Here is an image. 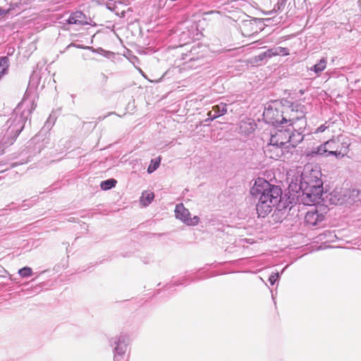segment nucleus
<instances>
[{"label":"nucleus","instance_id":"f257e3e1","mask_svg":"<svg viewBox=\"0 0 361 361\" xmlns=\"http://www.w3.org/2000/svg\"><path fill=\"white\" fill-rule=\"evenodd\" d=\"M251 195L257 200L256 209L260 216H265L272 208L281 201V190L270 185L264 179H258L250 190Z\"/></svg>","mask_w":361,"mask_h":361},{"label":"nucleus","instance_id":"f03ea898","mask_svg":"<svg viewBox=\"0 0 361 361\" xmlns=\"http://www.w3.org/2000/svg\"><path fill=\"white\" fill-rule=\"evenodd\" d=\"M307 108L301 103H293L286 112V115H281V119H276L272 121L273 125L289 123L293 126L295 132L302 133L306 126V120L305 118Z\"/></svg>","mask_w":361,"mask_h":361},{"label":"nucleus","instance_id":"7ed1b4c3","mask_svg":"<svg viewBox=\"0 0 361 361\" xmlns=\"http://www.w3.org/2000/svg\"><path fill=\"white\" fill-rule=\"evenodd\" d=\"M350 145V138L345 135H340L313 149L311 154H325L326 157L334 155L336 157H343L348 152Z\"/></svg>","mask_w":361,"mask_h":361},{"label":"nucleus","instance_id":"20e7f679","mask_svg":"<svg viewBox=\"0 0 361 361\" xmlns=\"http://www.w3.org/2000/svg\"><path fill=\"white\" fill-rule=\"evenodd\" d=\"M321 176V171L317 168L314 169L312 166L307 165L302 172H298V176L295 181L291 180L289 184V190H300L303 185L323 188Z\"/></svg>","mask_w":361,"mask_h":361},{"label":"nucleus","instance_id":"39448f33","mask_svg":"<svg viewBox=\"0 0 361 361\" xmlns=\"http://www.w3.org/2000/svg\"><path fill=\"white\" fill-rule=\"evenodd\" d=\"M303 140L301 132H293L290 129H279L271 134L270 141L288 149L294 148Z\"/></svg>","mask_w":361,"mask_h":361},{"label":"nucleus","instance_id":"423d86ee","mask_svg":"<svg viewBox=\"0 0 361 361\" xmlns=\"http://www.w3.org/2000/svg\"><path fill=\"white\" fill-rule=\"evenodd\" d=\"M297 193V200L305 205H313L319 202L323 194V188L314 186H302L297 190H291Z\"/></svg>","mask_w":361,"mask_h":361},{"label":"nucleus","instance_id":"0eeeda50","mask_svg":"<svg viewBox=\"0 0 361 361\" xmlns=\"http://www.w3.org/2000/svg\"><path fill=\"white\" fill-rule=\"evenodd\" d=\"M329 201L336 205L352 204L351 189L336 188L329 194Z\"/></svg>","mask_w":361,"mask_h":361},{"label":"nucleus","instance_id":"6e6552de","mask_svg":"<svg viewBox=\"0 0 361 361\" xmlns=\"http://www.w3.org/2000/svg\"><path fill=\"white\" fill-rule=\"evenodd\" d=\"M290 149L287 147H283L277 143L269 141L264 149V153L267 157L273 159H279L282 158L288 153Z\"/></svg>","mask_w":361,"mask_h":361},{"label":"nucleus","instance_id":"1a4fd4ad","mask_svg":"<svg viewBox=\"0 0 361 361\" xmlns=\"http://www.w3.org/2000/svg\"><path fill=\"white\" fill-rule=\"evenodd\" d=\"M324 219L322 214H319L317 210L312 209L306 213L305 221L309 226H316L317 224L321 223Z\"/></svg>","mask_w":361,"mask_h":361},{"label":"nucleus","instance_id":"9d476101","mask_svg":"<svg viewBox=\"0 0 361 361\" xmlns=\"http://www.w3.org/2000/svg\"><path fill=\"white\" fill-rule=\"evenodd\" d=\"M67 22L68 24L80 25L88 24L87 18L80 11H76L71 13L67 19Z\"/></svg>","mask_w":361,"mask_h":361},{"label":"nucleus","instance_id":"9b49d317","mask_svg":"<svg viewBox=\"0 0 361 361\" xmlns=\"http://www.w3.org/2000/svg\"><path fill=\"white\" fill-rule=\"evenodd\" d=\"M175 214L177 219H180L183 223H187L189 221L190 212L186 209L184 205L180 203L176 206Z\"/></svg>","mask_w":361,"mask_h":361},{"label":"nucleus","instance_id":"f8f14e48","mask_svg":"<svg viewBox=\"0 0 361 361\" xmlns=\"http://www.w3.org/2000/svg\"><path fill=\"white\" fill-rule=\"evenodd\" d=\"M212 111L214 112L212 118H216L220 116L224 115L227 112L226 104L221 103L219 105L214 106Z\"/></svg>","mask_w":361,"mask_h":361},{"label":"nucleus","instance_id":"ddd939ff","mask_svg":"<svg viewBox=\"0 0 361 361\" xmlns=\"http://www.w3.org/2000/svg\"><path fill=\"white\" fill-rule=\"evenodd\" d=\"M326 59L325 58H322L310 70L314 71L317 75H319L326 68Z\"/></svg>","mask_w":361,"mask_h":361},{"label":"nucleus","instance_id":"4468645a","mask_svg":"<svg viewBox=\"0 0 361 361\" xmlns=\"http://www.w3.org/2000/svg\"><path fill=\"white\" fill-rule=\"evenodd\" d=\"M154 195L152 192L145 191L140 197V203L143 206L149 205L154 200Z\"/></svg>","mask_w":361,"mask_h":361},{"label":"nucleus","instance_id":"2eb2a0df","mask_svg":"<svg viewBox=\"0 0 361 361\" xmlns=\"http://www.w3.org/2000/svg\"><path fill=\"white\" fill-rule=\"evenodd\" d=\"M9 66V61L8 57L4 56L0 58V78L7 73Z\"/></svg>","mask_w":361,"mask_h":361},{"label":"nucleus","instance_id":"dca6fc26","mask_svg":"<svg viewBox=\"0 0 361 361\" xmlns=\"http://www.w3.org/2000/svg\"><path fill=\"white\" fill-rule=\"evenodd\" d=\"M116 180L115 179L111 178L104 181H102L100 184V187L104 190H109L114 187H115L116 184Z\"/></svg>","mask_w":361,"mask_h":361},{"label":"nucleus","instance_id":"f3484780","mask_svg":"<svg viewBox=\"0 0 361 361\" xmlns=\"http://www.w3.org/2000/svg\"><path fill=\"white\" fill-rule=\"evenodd\" d=\"M160 158H158V159H152L151 161L149 166H148L147 172L149 173L154 172L159 167L160 164Z\"/></svg>","mask_w":361,"mask_h":361},{"label":"nucleus","instance_id":"a211bd4d","mask_svg":"<svg viewBox=\"0 0 361 361\" xmlns=\"http://www.w3.org/2000/svg\"><path fill=\"white\" fill-rule=\"evenodd\" d=\"M351 199L353 200V204L356 202H361V190L352 189Z\"/></svg>","mask_w":361,"mask_h":361},{"label":"nucleus","instance_id":"6ab92c4d","mask_svg":"<svg viewBox=\"0 0 361 361\" xmlns=\"http://www.w3.org/2000/svg\"><path fill=\"white\" fill-rule=\"evenodd\" d=\"M275 51H276L275 48L269 49V50L264 51V53L259 54L258 56V58L259 60L262 61L265 58H271L273 56H276L275 54Z\"/></svg>","mask_w":361,"mask_h":361},{"label":"nucleus","instance_id":"aec40b11","mask_svg":"<svg viewBox=\"0 0 361 361\" xmlns=\"http://www.w3.org/2000/svg\"><path fill=\"white\" fill-rule=\"evenodd\" d=\"M18 274L22 277H28L32 274V269L27 267H23L18 271Z\"/></svg>","mask_w":361,"mask_h":361},{"label":"nucleus","instance_id":"412c9836","mask_svg":"<svg viewBox=\"0 0 361 361\" xmlns=\"http://www.w3.org/2000/svg\"><path fill=\"white\" fill-rule=\"evenodd\" d=\"M275 49H276L275 54L276 56L277 55L286 56V55L289 54L288 50L286 48L279 47H276Z\"/></svg>","mask_w":361,"mask_h":361},{"label":"nucleus","instance_id":"4be33fe9","mask_svg":"<svg viewBox=\"0 0 361 361\" xmlns=\"http://www.w3.org/2000/svg\"><path fill=\"white\" fill-rule=\"evenodd\" d=\"M199 223H200V218L197 216H195L192 219L189 218V221L186 224H188V225H191V226H195V225L198 224Z\"/></svg>","mask_w":361,"mask_h":361},{"label":"nucleus","instance_id":"5701e85b","mask_svg":"<svg viewBox=\"0 0 361 361\" xmlns=\"http://www.w3.org/2000/svg\"><path fill=\"white\" fill-rule=\"evenodd\" d=\"M279 278V274H274L269 277V281L271 284H274Z\"/></svg>","mask_w":361,"mask_h":361},{"label":"nucleus","instance_id":"b1692460","mask_svg":"<svg viewBox=\"0 0 361 361\" xmlns=\"http://www.w3.org/2000/svg\"><path fill=\"white\" fill-rule=\"evenodd\" d=\"M328 127L325 125L320 126L315 131L316 133H322L324 132Z\"/></svg>","mask_w":361,"mask_h":361},{"label":"nucleus","instance_id":"393cba45","mask_svg":"<svg viewBox=\"0 0 361 361\" xmlns=\"http://www.w3.org/2000/svg\"><path fill=\"white\" fill-rule=\"evenodd\" d=\"M213 114H214V112L212 111H209L207 114L209 118L206 119V121H213L214 119V118H212Z\"/></svg>","mask_w":361,"mask_h":361},{"label":"nucleus","instance_id":"a878e982","mask_svg":"<svg viewBox=\"0 0 361 361\" xmlns=\"http://www.w3.org/2000/svg\"><path fill=\"white\" fill-rule=\"evenodd\" d=\"M8 13V11H6L3 8H0V16H2Z\"/></svg>","mask_w":361,"mask_h":361},{"label":"nucleus","instance_id":"bb28decb","mask_svg":"<svg viewBox=\"0 0 361 361\" xmlns=\"http://www.w3.org/2000/svg\"><path fill=\"white\" fill-rule=\"evenodd\" d=\"M271 114L274 115V111L272 109L271 111L268 110L267 112V115L268 116L269 114Z\"/></svg>","mask_w":361,"mask_h":361},{"label":"nucleus","instance_id":"cd10ccee","mask_svg":"<svg viewBox=\"0 0 361 361\" xmlns=\"http://www.w3.org/2000/svg\"><path fill=\"white\" fill-rule=\"evenodd\" d=\"M106 116H104V117H99V119H100V120H103V119H104V118H105Z\"/></svg>","mask_w":361,"mask_h":361},{"label":"nucleus","instance_id":"c85d7f7f","mask_svg":"<svg viewBox=\"0 0 361 361\" xmlns=\"http://www.w3.org/2000/svg\"><path fill=\"white\" fill-rule=\"evenodd\" d=\"M276 119H277V118H273V119H272V118H270V120H271V123H272V121H275V120H276Z\"/></svg>","mask_w":361,"mask_h":361},{"label":"nucleus","instance_id":"c756f323","mask_svg":"<svg viewBox=\"0 0 361 361\" xmlns=\"http://www.w3.org/2000/svg\"><path fill=\"white\" fill-rule=\"evenodd\" d=\"M114 113L113 112H110L107 116H109V115H111V114H114Z\"/></svg>","mask_w":361,"mask_h":361}]
</instances>
